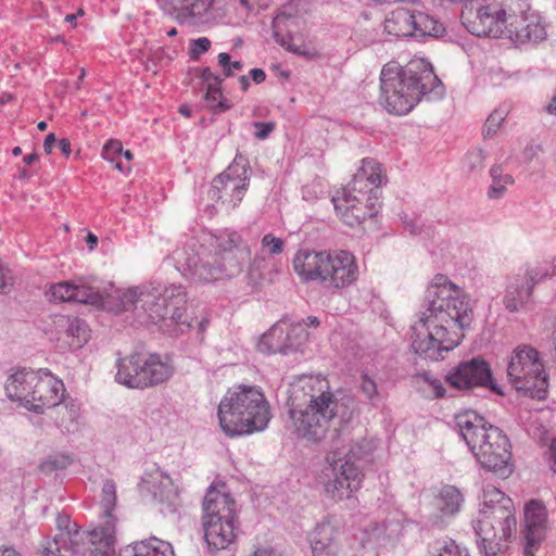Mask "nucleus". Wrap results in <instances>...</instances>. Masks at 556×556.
Masks as SVG:
<instances>
[{
	"label": "nucleus",
	"mask_w": 556,
	"mask_h": 556,
	"mask_svg": "<svg viewBox=\"0 0 556 556\" xmlns=\"http://www.w3.org/2000/svg\"><path fill=\"white\" fill-rule=\"evenodd\" d=\"M425 303L426 311L412 327V349L421 358L440 361L460 343L473 312L465 293L444 275L433 278Z\"/></svg>",
	"instance_id": "1"
},
{
	"label": "nucleus",
	"mask_w": 556,
	"mask_h": 556,
	"mask_svg": "<svg viewBox=\"0 0 556 556\" xmlns=\"http://www.w3.org/2000/svg\"><path fill=\"white\" fill-rule=\"evenodd\" d=\"M352 403L350 396L333 392L325 377L303 376L289 391L288 427L298 437L318 442L326 437L332 420L350 421Z\"/></svg>",
	"instance_id": "2"
},
{
	"label": "nucleus",
	"mask_w": 556,
	"mask_h": 556,
	"mask_svg": "<svg viewBox=\"0 0 556 556\" xmlns=\"http://www.w3.org/2000/svg\"><path fill=\"white\" fill-rule=\"evenodd\" d=\"M250 257L248 243L238 231L229 229L214 235L210 247L184 245L172 254L176 269L197 282L236 277L242 273Z\"/></svg>",
	"instance_id": "3"
},
{
	"label": "nucleus",
	"mask_w": 556,
	"mask_h": 556,
	"mask_svg": "<svg viewBox=\"0 0 556 556\" xmlns=\"http://www.w3.org/2000/svg\"><path fill=\"white\" fill-rule=\"evenodd\" d=\"M443 93V84L424 58H414L404 66L390 62L381 70L379 103L391 114H407L422 99L438 100Z\"/></svg>",
	"instance_id": "4"
},
{
	"label": "nucleus",
	"mask_w": 556,
	"mask_h": 556,
	"mask_svg": "<svg viewBox=\"0 0 556 556\" xmlns=\"http://www.w3.org/2000/svg\"><path fill=\"white\" fill-rule=\"evenodd\" d=\"M454 419L458 434L484 470L501 478L513 473L510 441L500 428L472 409L456 414Z\"/></svg>",
	"instance_id": "5"
},
{
	"label": "nucleus",
	"mask_w": 556,
	"mask_h": 556,
	"mask_svg": "<svg viewBox=\"0 0 556 556\" xmlns=\"http://www.w3.org/2000/svg\"><path fill=\"white\" fill-rule=\"evenodd\" d=\"M217 415L222 430L231 438L263 431L271 419L270 406L262 390L244 384L227 391Z\"/></svg>",
	"instance_id": "6"
},
{
	"label": "nucleus",
	"mask_w": 556,
	"mask_h": 556,
	"mask_svg": "<svg viewBox=\"0 0 556 556\" xmlns=\"http://www.w3.org/2000/svg\"><path fill=\"white\" fill-rule=\"evenodd\" d=\"M292 265L301 280L318 281L332 292L351 286L358 276L354 255L344 250L332 252L300 250L294 255Z\"/></svg>",
	"instance_id": "7"
},
{
	"label": "nucleus",
	"mask_w": 556,
	"mask_h": 556,
	"mask_svg": "<svg viewBox=\"0 0 556 556\" xmlns=\"http://www.w3.org/2000/svg\"><path fill=\"white\" fill-rule=\"evenodd\" d=\"M144 294L141 309L147 314V320L161 331L178 337L192 327L185 317L187 293L181 285L150 282Z\"/></svg>",
	"instance_id": "8"
},
{
	"label": "nucleus",
	"mask_w": 556,
	"mask_h": 556,
	"mask_svg": "<svg viewBox=\"0 0 556 556\" xmlns=\"http://www.w3.org/2000/svg\"><path fill=\"white\" fill-rule=\"evenodd\" d=\"M116 488V483L112 479H106L103 482L101 490L103 520L100 527L89 532L61 534L56 540L47 543L46 555L59 551L61 546L68 547L74 554H86L91 551L92 544H101L102 547H109L112 551L115 543L116 518L112 513L117 502Z\"/></svg>",
	"instance_id": "9"
},
{
	"label": "nucleus",
	"mask_w": 556,
	"mask_h": 556,
	"mask_svg": "<svg viewBox=\"0 0 556 556\" xmlns=\"http://www.w3.org/2000/svg\"><path fill=\"white\" fill-rule=\"evenodd\" d=\"M515 506L500 489L488 485L473 529L481 542L506 543L516 531Z\"/></svg>",
	"instance_id": "10"
},
{
	"label": "nucleus",
	"mask_w": 556,
	"mask_h": 556,
	"mask_svg": "<svg viewBox=\"0 0 556 556\" xmlns=\"http://www.w3.org/2000/svg\"><path fill=\"white\" fill-rule=\"evenodd\" d=\"M507 378L511 386L525 395L543 400L547 395V375L540 353L531 345H518L507 364Z\"/></svg>",
	"instance_id": "11"
},
{
	"label": "nucleus",
	"mask_w": 556,
	"mask_h": 556,
	"mask_svg": "<svg viewBox=\"0 0 556 556\" xmlns=\"http://www.w3.org/2000/svg\"><path fill=\"white\" fill-rule=\"evenodd\" d=\"M174 374V366L159 354H132L118 359L116 381L132 389H147L166 382Z\"/></svg>",
	"instance_id": "12"
},
{
	"label": "nucleus",
	"mask_w": 556,
	"mask_h": 556,
	"mask_svg": "<svg viewBox=\"0 0 556 556\" xmlns=\"http://www.w3.org/2000/svg\"><path fill=\"white\" fill-rule=\"evenodd\" d=\"M250 173L249 160L237 153L231 164L213 179L208 198L219 201L227 208L237 207L248 190Z\"/></svg>",
	"instance_id": "13"
},
{
	"label": "nucleus",
	"mask_w": 556,
	"mask_h": 556,
	"mask_svg": "<svg viewBox=\"0 0 556 556\" xmlns=\"http://www.w3.org/2000/svg\"><path fill=\"white\" fill-rule=\"evenodd\" d=\"M446 382L457 390L488 388L496 394H503L493 379L490 364L481 356L463 361L452 367L445 377Z\"/></svg>",
	"instance_id": "14"
},
{
	"label": "nucleus",
	"mask_w": 556,
	"mask_h": 556,
	"mask_svg": "<svg viewBox=\"0 0 556 556\" xmlns=\"http://www.w3.org/2000/svg\"><path fill=\"white\" fill-rule=\"evenodd\" d=\"M517 21L516 13L507 1L491 2L477 10L476 17L470 22L469 31L478 37H507L510 21Z\"/></svg>",
	"instance_id": "15"
},
{
	"label": "nucleus",
	"mask_w": 556,
	"mask_h": 556,
	"mask_svg": "<svg viewBox=\"0 0 556 556\" xmlns=\"http://www.w3.org/2000/svg\"><path fill=\"white\" fill-rule=\"evenodd\" d=\"M332 202L338 216L350 227L361 226L367 218L375 217L381 206L380 202L362 201L355 195H345L340 192L332 198Z\"/></svg>",
	"instance_id": "16"
},
{
	"label": "nucleus",
	"mask_w": 556,
	"mask_h": 556,
	"mask_svg": "<svg viewBox=\"0 0 556 556\" xmlns=\"http://www.w3.org/2000/svg\"><path fill=\"white\" fill-rule=\"evenodd\" d=\"M546 531V508L542 502L531 500L525 506V556H534L545 538Z\"/></svg>",
	"instance_id": "17"
},
{
	"label": "nucleus",
	"mask_w": 556,
	"mask_h": 556,
	"mask_svg": "<svg viewBox=\"0 0 556 556\" xmlns=\"http://www.w3.org/2000/svg\"><path fill=\"white\" fill-rule=\"evenodd\" d=\"M33 389L29 409L37 414H42L45 408L58 406L64 399V383L53 377L49 369L38 370V383Z\"/></svg>",
	"instance_id": "18"
},
{
	"label": "nucleus",
	"mask_w": 556,
	"mask_h": 556,
	"mask_svg": "<svg viewBox=\"0 0 556 556\" xmlns=\"http://www.w3.org/2000/svg\"><path fill=\"white\" fill-rule=\"evenodd\" d=\"M333 456H328V460L344 467L357 468L363 473V468L366 464L371 462L374 452V443L367 439H359L352 441L349 447H340L338 442H333Z\"/></svg>",
	"instance_id": "19"
},
{
	"label": "nucleus",
	"mask_w": 556,
	"mask_h": 556,
	"mask_svg": "<svg viewBox=\"0 0 556 556\" xmlns=\"http://www.w3.org/2000/svg\"><path fill=\"white\" fill-rule=\"evenodd\" d=\"M36 383H38V371L25 368L17 370L8 378L4 384L5 394L11 401L17 402L21 406L29 409V405L33 403V389L37 387Z\"/></svg>",
	"instance_id": "20"
},
{
	"label": "nucleus",
	"mask_w": 556,
	"mask_h": 556,
	"mask_svg": "<svg viewBox=\"0 0 556 556\" xmlns=\"http://www.w3.org/2000/svg\"><path fill=\"white\" fill-rule=\"evenodd\" d=\"M296 336L301 338V341L295 344L291 341V333L286 332L281 326L274 325L261 337L257 343V350L266 354L280 353L288 355L299 349L302 341L306 340L307 333L303 328H300V333Z\"/></svg>",
	"instance_id": "21"
},
{
	"label": "nucleus",
	"mask_w": 556,
	"mask_h": 556,
	"mask_svg": "<svg viewBox=\"0 0 556 556\" xmlns=\"http://www.w3.org/2000/svg\"><path fill=\"white\" fill-rule=\"evenodd\" d=\"M235 501L226 493L211 485L202 502V520L205 519H237Z\"/></svg>",
	"instance_id": "22"
},
{
	"label": "nucleus",
	"mask_w": 556,
	"mask_h": 556,
	"mask_svg": "<svg viewBox=\"0 0 556 556\" xmlns=\"http://www.w3.org/2000/svg\"><path fill=\"white\" fill-rule=\"evenodd\" d=\"M333 471L334 478L325 485L326 492L333 500L341 501L348 498L353 491L361 486L363 473L357 468L339 465V471H337V466L333 467Z\"/></svg>",
	"instance_id": "23"
},
{
	"label": "nucleus",
	"mask_w": 556,
	"mask_h": 556,
	"mask_svg": "<svg viewBox=\"0 0 556 556\" xmlns=\"http://www.w3.org/2000/svg\"><path fill=\"white\" fill-rule=\"evenodd\" d=\"M236 519H205L202 520L204 539L214 549L227 548L236 539L238 527Z\"/></svg>",
	"instance_id": "24"
},
{
	"label": "nucleus",
	"mask_w": 556,
	"mask_h": 556,
	"mask_svg": "<svg viewBox=\"0 0 556 556\" xmlns=\"http://www.w3.org/2000/svg\"><path fill=\"white\" fill-rule=\"evenodd\" d=\"M56 523L61 532L55 534L52 539L46 538L45 540H42V542L40 543V547L38 549V556H110L111 549L109 547H102L101 544H92L90 548L91 551L86 554H74L68 547L61 546L59 551H53V553H49L48 555H46L47 551L45 549V547L48 546L47 543L49 541H54L61 534L64 533L74 534L76 532H81L80 530L76 529V525L71 527V520L67 515H59Z\"/></svg>",
	"instance_id": "25"
},
{
	"label": "nucleus",
	"mask_w": 556,
	"mask_h": 556,
	"mask_svg": "<svg viewBox=\"0 0 556 556\" xmlns=\"http://www.w3.org/2000/svg\"><path fill=\"white\" fill-rule=\"evenodd\" d=\"M545 26L536 18L519 17L510 21L507 37L520 43L539 42L546 38Z\"/></svg>",
	"instance_id": "26"
},
{
	"label": "nucleus",
	"mask_w": 556,
	"mask_h": 556,
	"mask_svg": "<svg viewBox=\"0 0 556 556\" xmlns=\"http://www.w3.org/2000/svg\"><path fill=\"white\" fill-rule=\"evenodd\" d=\"M119 556H174V549L169 542L151 536L125 546Z\"/></svg>",
	"instance_id": "27"
},
{
	"label": "nucleus",
	"mask_w": 556,
	"mask_h": 556,
	"mask_svg": "<svg viewBox=\"0 0 556 556\" xmlns=\"http://www.w3.org/2000/svg\"><path fill=\"white\" fill-rule=\"evenodd\" d=\"M464 503V495L458 488L443 485L434 495L433 505L443 517L455 516Z\"/></svg>",
	"instance_id": "28"
},
{
	"label": "nucleus",
	"mask_w": 556,
	"mask_h": 556,
	"mask_svg": "<svg viewBox=\"0 0 556 556\" xmlns=\"http://www.w3.org/2000/svg\"><path fill=\"white\" fill-rule=\"evenodd\" d=\"M532 298L531 289L526 286L520 276L513 277L505 290L503 304L511 313L522 309Z\"/></svg>",
	"instance_id": "29"
},
{
	"label": "nucleus",
	"mask_w": 556,
	"mask_h": 556,
	"mask_svg": "<svg viewBox=\"0 0 556 556\" xmlns=\"http://www.w3.org/2000/svg\"><path fill=\"white\" fill-rule=\"evenodd\" d=\"M387 181L386 175L382 173L381 164L374 159H363L362 166L351 180L353 191H359L362 185L370 184L381 187Z\"/></svg>",
	"instance_id": "30"
},
{
	"label": "nucleus",
	"mask_w": 556,
	"mask_h": 556,
	"mask_svg": "<svg viewBox=\"0 0 556 556\" xmlns=\"http://www.w3.org/2000/svg\"><path fill=\"white\" fill-rule=\"evenodd\" d=\"M313 556H337L333 542V528L330 523H319L309 534Z\"/></svg>",
	"instance_id": "31"
},
{
	"label": "nucleus",
	"mask_w": 556,
	"mask_h": 556,
	"mask_svg": "<svg viewBox=\"0 0 556 556\" xmlns=\"http://www.w3.org/2000/svg\"><path fill=\"white\" fill-rule=\"evenodd\" d=\"M415 11H409L405 8H399L391 12L384 21V29L389 34L395 36H410L413 37Z\"/></svg>",
	"instance_id": "32"
},
{
	"label": "nucleus",
	"mask_w": 556,
	"mask_h": 556,
	"mask_svg": "<svg viewBox=\"0 0 556 556\" xmlns=\"http://www.w3.org/2000/svg\"><path fill=\"white\" fill-rule=\"evenodd\" d=\"M207 8L205 0H180L176 10V21L181 25H199L203 22Z\"/></svg>",
	"instance_id": "33"
},
{
	"label": "nucleus",
	"mask_w": 556,
	"mask_h": 556,
	"mask_svg": "<svg viewBox=\"0 0 556 556\" xmlns=\"http://www.w3.org/2000/svg\"><path fill=\"white\" fill-rule=\"evenodd\" d=\"M414 18L413 37L418 40H422L426 37L439 38L445 33L444 25L430 14L417 11Z\"/></svg>",
	"instance_id": "34"
},
{
	"label": "nucleus",
	"mask_w": 556,
	"mask_h": 556,
	"mask_svg": "<svg viewBox=\"0 0 556 556\" xmlns=\"http://www.w3.org/2000/svg\"><path fill=\"white\" fill-rule=\"evenodd\" d=\"M172 486V480L169 476L156 468L152 473H146L142 477L139 488L142 491H148L153 495V498L163 502L168 498L165 494V489Z\"/></svg>",
	"instance_id": "35"
},
{
	"label": "nucleus",
	"mask_w": 556,
	"mask_h": 556,
	"mask_svg": "<svg viewBox=\"0 0 556 556\" xmlns=\"http://www.w3.org/2000/svg\"><path fill=\"white\" fill-rule=\"evenodd\" d=\"M492 184L488 190V197L492 200L501 199L506 193V187L514 184V178L509 174L503 173L502 165H493L490 169Z\"/></svg>",
	"instance_id": "36"
},
{
	"label": "nucleus",
	"mask_w": 556,
	"mask_h": 556,
	"mask_svg": "<svg viewBox=\"0 0 556 556\" xmlns=\"http://www.w3.org/2000/svg\"><path fill=\"white\" fill-rule=\"evenodd\" d=\"M65 333L72 339L70 344L74 348H81L88 342L90 337L88 325L78 317L67 319Z\"/></svg>",
	"instance_id": "37"
},
{
	"label": "nucleus",
	"mask_w": 556,
	"mask_h": 556,
	"mask_svg": "<svg viewBox=\"0 0 556 556\" xmlns=\"http://www.w3.org/2000/svg\"><path fill=\"white\" fill-rule=\"evenodd\" d=\"M146 291L147 283L118 291L121 308L124 311H129L131 308L138 309L139 307L141 308L142 298H146Z\"/></svg>",
	"instance_id": "38"
},
{
	"label": "nucleus",
	"mask_w": 556,
	"mask_h": 556,
	"mask_svg": "<svg viewBox=\"0 0 556 556\" xmlns=\"http://www.w3.org/2000/svg\"><path fill=\"white\" fill-rule=\"evenodd\" d=\"M204 100L214 113H223L231 108V104L223 96L222 86H208L204 94Z\"/></svg>",
	"instance_id": "39"
},
{
	"label": "nucleus",
	"mask_w": 556,
	"mask_h": 556,
	"mask_svg": "<svg viewBox=\"0 0 556 556\" xmlns=\"http://www.w3.org/2000/svg\"><path fill=\"white\" fill-rule=\"evenodd\" d=\"M71 302L100 304L102 302V298L92 287L73 283Z\"/></svg>",
	"instance_id": "40"
},
{
	"label": "nucleus",
	"mask_w": 556,
	"mask_h": 556,
	"mask_svg": "<svg viewBox=\"0 0 556 556\" xmlns=\"http://www.w3.org/2000/svg\"><path fill=\"white\" fill-rule=\"evenodd\" d=\"M359 191H353L351 188V181L348 184L345 188L342 189L340 192L341 194L345 195H355V198L361 199L362 201H374V202H380L381 198V189L377 186H372L370 184L362 185L361 188H358Z\"/></svg>",
	"instance_id": "41"
},
{
	"label": "nucleus",
	"mask_w": 556,
	"mask_h": 556,
	"mask_svg": "<svg viewBox=\"0 0 556 556\" xmlns=\"http://www.w3.org/2000/svg\"><path fill=\"white\" fill-rule=\"evenodd\" d=\"M73 463V458L67 454H55L48 456L39 468L45 473H51L55 470H62L67 468Z\"/></svg>",
	"instance_id": "42"
},
{
	"label": "nucleus",
	"mask_w": 556,
	"mask_h": 556,
	"mask_svg": "<svg viewBox=\"0 0 556 556\" xmlns=\"http://www.w3.org/2000/svg\"><path fill=\"white\" fill-rule=\"evenodd\" d=\"M122 152H123V146H122L121 141L111 139L104 144L101 154L104 160H106L111 163H114L115 167L118 170L124 172L125 168L121 161Z\"/></svg>",
	"instance_id": "43"
},
{
	"label": "nucleus",
	"mask_w": 556,
	"mask_h": 556,
	"mask_svg": "<svg viewBox=\"0 0 556 556\" xmlns=\"http://www.w3.org/2000/svg\"><path fill=\"white\" fill-rule=\"evenodd\" d=\"M296 12L292 5V3H289L281 8L280 12L277 14V16L274 18L273 26L275 28V38L276 41L279 42L281 46H286L285 37L281 36L278 31V29L285 25L288 21H291L295 17Z\"/></svg>",
	"instance_id": "44"
},
{
	"label": "nucleus",
	"mask_w": 556,
	"mask_h": 556,
	"mask_svg": "<svg viewBox=\"0 0 556 556\" xmlns=\"http://www.w3.org/2000/svg\"><path fill=\"white\" fill-rule=\"evenodd\" d=\"M549 276V271L541 265L530 266L528 265L523 276H520L522 281H526V286L531 289L533 293V289L535 285L544 280Z\"/></svg>",
	"instance_id": "45"
},
{
	"label": "nucleus",
	"mask_w": 556,
	"mask_h": 556,
	"mask_svg": "<svg viewBox=\"0 0 556 556\" xmlns=\"http://www.w3.org/2000/svg\"><path fill=\"white\" fill-rule=\"evenodd\" d=\"M261 245L264 251L270 255H279L283 252L286 242L283 239L274 236L273 233H266L261 240Z\"/></svg>",
	"instance_id": "46"
},
{
	"label": "nucleus",
	"mask_w": 556,
	"mask_h": 556,
	"mask_svg": "<svg viewBox=\"0 0 556 556\" xmlns=\"http://www.w3.org/2000/svg\"><path fill=\"white\" fill-rule=\"evenodd\" d=\"M505 117L506 112L504 110H494L485 121L483 136L492 137L505 121Z\"/></svg>",
	"instance_id": "47"
},
{
	"label": "nucleus",
	"mask_w": 556,
	"mask_h": 556,
	"mask_svg": "<svg viewBox=\"0 0 556 556\" xmlns=\"http://www.w3.org/2000/svg\"><path fill=\"white\" fill-rule=\"evenodd\" d=\"M72 292L73 283L68 281L59 282L50 288V295L53 301L71 302Z\"/></svg>",
	"instance_id": "48"
},
{
	"label": "nucleus",
	"mask_w": 556,
	"mask_h": 556,
	"mask_svg": "<svg viewBox=\"0 0 556 556\" xmlns=\"http://www.w3.org/2000/svg\"><path fill=\"white\" fill-rule=\"evenodd\" d=\"M485 153L482 149H475L467 153L465 165L469 172H477L484 167Z\"/></svg>",
	"instance_id": "49"
},
{
	"label": "nucleus",
	"mask_w": 556,
	"mask_h": 556,
	"mask_svg": "<svg viewBox=\"0 0 556 556\" xmlns=\"http://www.w3.org/2000/svg\"><path fill=\"white\" fill-rule=\"evenodd\" d=\"M211 48V40L206 37L191 39L189 43V56L191 60L197 61L199 58L207 52Z\"/></svg>",
	"instance_id": "50"
},
{
	"label": "nucleus",
	"mask_w": 556,
	"mask_h": 556,
	"mask_svg": "<svg viewBox=\"0 0 556 556\" xmlns=\"http://www.w3.org/2000/svg\"><path fill=\"white\" fill-rule=\"evenodd\" d=\"M361 391L366 396L368 401L374 404V401L379 397V392L377 388L376 381L370 378L366 372H362L361 375Z\"/></svg>",
	"instance_id": "51"
},
{
	"label": "nucleus",
	"mask_w": 556,
	"mask_h": 556,
	"mask_svg": "<svg viewBox=\"0 0 556 556\" xmlns=\"http://www.w3.org/2000/svg\"><path fill=\"white\" fill-rule=\"evenodd\" d=\"M479 549L483 556H497L507 549V545L500 542H480Z\"/></svg>",
	"instance_id": "52"
},
{
	"label": "nucleus",
	"mask_w": 556,
	"mask_h": 556,
	"mask_svg": "<svg viewBox=\"0 0 556 556\" xmlns=\"http://www.w3.org/2000/svg\"><path fill=\"white\" fill-rule=\"evenodd\" d=\"M437 556H469L465 548H460L454 542L444 543L440 548Z\"/></svg>",
	"instance_id": "53"
},
{
	"label": "nucleus",
	"mask_w": 556,
	"mask_h": 556,
	"mask_svg": "<svg viewBox=\"0 0 556 556\" xmlns=\"http://www.w3.org/2000/svg\"><path fill=\"white\" fill-rule=\"evenodd\" d=\"M253 127L256 129L254 137L260 140L266 139L275 129L273 122H254Z\"/></svg>",
	"instance_id": "54"
},
{
	"label": "nucleus",
	"mask_w": 556,
	"mask_h": 556,
	"mask_svg": "<svg viewBox=\"0 0 556 556\" xmlns=\"http://www.w3.org/2000/svg\"><path fill=\"white\" fill-rule=\"evenodd\" d=\"M200 78L208 86H222L223 79L219 75L213 73L210 67L201 70Z\"/></svg>",
	"instance_id": "55"
},
{
	"label": "nucleus",
	"mask_w": 556,
	"mask_h": 556,
	"mask_svg": "<svg viewBox=\"0 0 556 556\" xmlns=\"http://www.w3.org/2000/svg\"><path fill=\"white\" fill-rule=\"evenodd\" d=\"M12 283L13 277L11 275V270L0 262V292H5Z\"/></svg>",
	"instance_id": "56"
},
{
	"label": "nucleus",
	"mask_w": 556,
	"mask_h": 556,
	"mask_svg": "<svg viewBox=\"0 0 556 556\" xmlns=\"http://www.w3.org/2000/svg\"><path fill=\"white\" fill-rule=\"evenodd\" d=\"M217 60H218L219 66H222V68H223V74L226 77L232 76V71H230V64L232 62L230 59V55L226 52H222L218 54Z\"/></svg>",
	"instance_id": "57"
},
{
	"label": "nucleus",
	"mask_w": 556,
	"mask_h": 556,
	"mask_svg": "<svg viewBox=\"0 0 556 556\" xmlns=\"http://www.w3.org/2000/svg\"><path fill=\"white\" fill-rule=\"evenodd\" d=\"M542 151H543V148L541 144H528V146H526V148L523 150V157L527 162H531Z\"/></svg>",
	"instance_id": "58"
},
{
	"label": "nucleus",
	"mask_w": 556,
	"mask_h": 556,
	"mask_svg": "<svg viewBox=\"0 0 556 556\" xmlns=\"http://www.w3.org/2000/svg\"><path fill=\"white\" fill-rule=\"evenodd\" d=\"M55 142H56V138L53 132L47 135L45 138V141H43L45 152L50 154L52 152V149H53Z\"/></svg>",
	"instance_id": "59"
},
{
	"label": "nucleus",
	"mask_w": 556,
	"mask_h": 556,
	"mask_svg": "<svg viewBox=\"0 0 556 556\" xmlns=\"http://www.w3.org/2000/svg\"><path fill=\"white\" fill-rule=\"evenodd\" d=\"M250 75L255 84H261L266 79V74L262 68H252Z\"/></svg>",
	"instance_id": "60"
},
{
	"label": "nucleus",
	"mask_w": 556,
	"mask_h": 556,
	"mask_svg": "<svg viewBox=\"0 0 556 556\" xmlns=\"http://www.w3.org/2000/svg\"><path fill=\"white\" fill-rule=\"evenodd\" d=\"M59 149L65 156H70L72 152L71 141L67 138L59 140Z\"/></svg>",
	"instance_id": "61"
},
{
	"label": "nucleus",
	"mask_w": 556,
	"mask_h": 556,
	"mask_svg": "<svg viewBox=\"0 0 556 556\" xmlns=\"http://www.w3.org/2000/svg\"><path fill=\"white\" fill-rule=\"evenodd\" d=\"M545 111L549 115H556V89L553 91V96L549 102L546 104Z\"/></svg>",
	"instance_id": "62"
},
{
	"label": "nucleus",
	"mask_w": 556,
	"mask_h": 556,
	"mask_svg": "<svg viewBox=\"0 0 556 556\" xmlns=\"http://www.w3.org/2000/svg\"><path fill=\"white\" fill-rule=\"evenodd\" d=\"M0 556H22L14 547L2 545L0 546Z\"/></svg>",
	"instance_id": "63"
},
{
	"label": "nucleus",
	"mask_w": 556,
	"mask_h": 556,
	"mask_svg": "<svg viewBox=\"0 0 556 556\" xmlns=\"http://www.w3.org/2000/svg\"><path fill=\"white\" fill-rule=\"evenodd\" d=\"M551 452V469L556 473V440H554L549 447Z\"/></svg>",
	"instance_id": "64"
}]
</instances>
